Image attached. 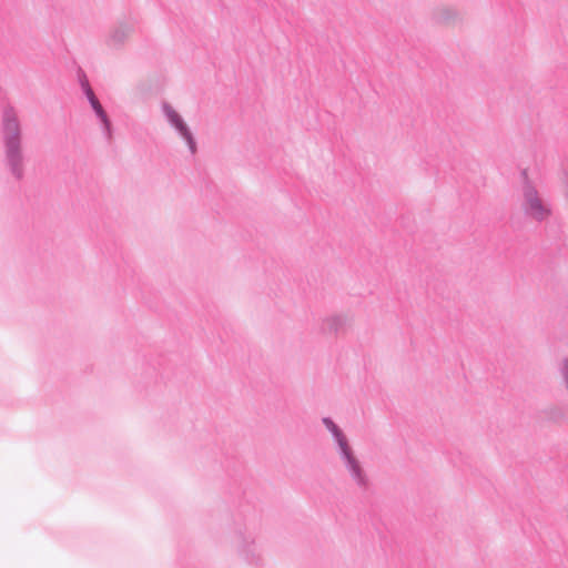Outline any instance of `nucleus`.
<instances>
[{
	"instance_id": "obj_6",
	"label": "nucleus",
	"mask_w": 568,
	"mask_h": 568,
	"mask_svg": "<svg viewBox=\"0 0 568 568\" xmlns=\"http://www.w3.org/2000/svg\"><path fill=\"white\" fill-rule=\"evenodd\" d=\"M456 12L449 7H442L436 12V19L440 23H447L450 19L455 18Z\"/></svg>"
},
{
	"instance_id": "obj_4",
	"label": "nucleus",
	"mask_w": 568,
	"mask_h": 568,
	"mask_svg": "<svg viewBox=\"0 0 568 568\" xmlns=\"http://www.w3.org/2000/svg\"><path fill=\"white\" fill-rule=\"evenodd\" d=\"M6 138L8 153L11 158L16 159L19 155V124L13 114H8L6 118Z\"/></svg>"
},
{
	"instance_id": "obj_1",
	"label": "nucleus",
	"mask_w": 568,
	"mask_h": 568,
	"mask_svg": "<svg viewBox=\"0 0 568 568\" xmlns=\"http://www.w3.org/2000/svg\"><path fill=\"white\" fill-rule=\"evenodd\" d=\"M523 205H524L525 212L536 221H544L551 213V210L539 196L536 189H534L530 185H527L524 189V204Z\"/></svg>"
},
{
	"instance_id": "obj_7",
	"label": "nucleus",
	"mask_w": 568,
	"mask_h": 568,
	"mask_svg": "<svg viewBox=\"0 0 568 568\" xmlns=\"http://www.w3.org/2000/svg\"><path fill=\"white\" fill-rule=\"evenodd\" d=\"M92 108L94 109V111L97 112V114L99 115V118L101 119V121L105 124V125H109V120H108V116L104 112V110L102 109V105L100 104V102L98 101V99L93 100V101H90Z\"/></svg>"
},
{
	"instance_id": "obj_8",
	"label": "nucleus",
	"mask_w": 568,
	"mask_h": 568,
	"mask_svg": "<svg viewBox=\"0 0 568 568\" xmlns=\"http://www.w3.org/2000/svg\"><path fill=\"white\" fill-rule=\"evenodd\" d=\"M85 92H87V95H88L90 101H93V100L97 99L90 87L87 88Z\"/></svg>"
},
{
	"instance_id": "obj_5",
	"label": "nucleus",
	"mask_w": 568,
	"mask_h": 568,
	"mask_svg": "<svg viewBox=\"0 0 568 568\" xmlns=\"http://www.w3.org/2000/svg\"><path fill=\"white\" fill-rule=\"evenodd\" d=\"M166 115L170 120V122L179 130L181 135L186 140L187 144L190 145V149L192 152L195 151V142L192 138V134L181 116L171 108L165 109Z\"/></svg>"
},
{
	"instance_id": "obj_2",
	"label": "nucleus",
	"mask_w": 568,
	"mask_h": 568,
	"mask_svg": "<svg viewBox=\"0 0 568 568\" xmlns=\"http://www.w3.org/2000/svg\"><path fill=\"white\" fill-rule=\"evenodd\" d=\"M325 424L336 436L339 447L343 452L344 457L347 460L348 467H349L354 478L357 480V483L359 485L365 486L366 485V476H365L363 469L361 468L358 462L353 456L345 437L342 435V433L339 432V429L336 427V425L334 423L325 419Z\"/></svg>"
},
{
	"instance_id": "obj_9",
	"label": "nucleus",
	"mask_w": 568,
	"mask_h": 568,
	"mask_svg": "<svg viewBox=\"0 0 568 568\" xmlns=\"http://www.w3.org/2000/svg\"><path fill=\"white\" fill-rule=\"evenodd\" d=\"M85 92H87V95H88L90 101H93V100L97 99L90 87L87 88Z\"/></svg>"
},
{
	"instance_id": "obj_3",
	"label": "nucleus",
	"mask_w": 568,
	"mask_h": 568,
	"mask_svg": "<svg viewBox=\"0 0 568 568\" xmlns=\"http://www.w3.org/2000/svg\"><path fill=\"white\" fill-rule=\"evenodd\" d=\"M325 424L336 436L339 447L343 452L344 457L347 460L348 467H349L354 478L357 480V483L359 485L365 486L366 485V476H365L363 469L361 468L358 462L353 456L345 437L342 435V433L339 432V429L336 427V425L334 423L325 419Z\"/></svg>"
}]
</instances>
